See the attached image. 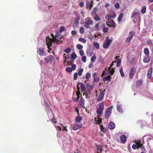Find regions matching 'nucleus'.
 <instances>
[{
	"label": "nucleus",
	"instance_id": "nucleus-1",
	"mask_svg": "<svg viewBox=\"0 0 153 153\" xmlns=\"http://www.w3.org/2000/svg\"><path fill=\"white\" fill-rule=\"evenodd\" d=\"M59 31H56L55 32V36L53 33H51V34L52 37L51 39L53 40L54 44H59L62 42V41H60L61 37L59 33Z\"/></svg>",
	"mask_w": 153,
	"mask_h": 153
},
{
	"label": "nucleus",
	"instance_id": "nucleus-2",
	"mask_svg": "<svg viewBox=\"0 0 153 153\" xmlns=\"http://www.w3.org/2000/svg\"><path fill=\"white\" fill-rule=\"evenodd\" d=\"M48 101V99L46 96L43 97V104L45 107V110L47 113L48 116L49 115L52 114V111L50 107V106L47 102Z\"/></svg>",
	"mask_w": 153,
	"mask_h": 153
},
{
	"label": "nucleus",
	"instance_id": "nucleus-3",
	"mask_svg": "<svg viewBox=\"0 0 153 153\" xmlns=\"http://www.w3.org/2000/svg\"><path fill=\"white\" fill-rule=\"evenodd\" d=\"M46 41L47 47L49 50H52V45L53 42V40L51 39L52 36L50 38L49 36H48L46 37Z\"/></svg>",
	"mask_w": 153,
	"mask_h": 153
},
{
	"label": "nucleus",
	"instance_id": "nucleus-4",
	"mask_svg": "<svg viewBox=\"0 0 153 153\" xmlns=\"http://www.w3.org/2000/svg\"><path fill=\"white\" fill-rule=\"evenodd\" d=\"M87 19H85V20L86 21L85 24L84 26L87 28L91 29V27L90 25H92L93 23V21L91 19L86 20Z\"/></svg>",
	"mask_w": 153,
	"mask_h": 153
},
{
	"label": "nucleus",
	"instance_id": "nucleus-5",
	"mask_svg": "<svg viewBox=\"0 0 153 153\" xmlns=\"http://www.w3.org/2000/svg\"><path fill=\"white\" fill-rule=\"evenodd\" d=\"M144 137H145L144 136L143 137V138H141L140 140H137V142L139 146L140 149H142L143 150L144 149V147L143 146V144L144 143V140L143 138Z\"/></svg>",
	"mask_w": 153,
	"mask_h": 153
},
{
	"label": "nucleus",
	"instance_id": "nucleus-6",
	"mask_svg": "<svg viewBox=\"0 0 153 153\" xmlns=\"http://www.w3.org/2000/svg\"><path fill=\"white\" fill-rule=\"evenodd\" d=\"M136 69L134 67H131L130 69L129 74V77L130 79H132L133 78L136 72Z\"/></svg>",
	"mask_w": 153,
	"mask_h": 153
},
{
	"label": "nucleus",
	"instance_id": "nucleus-7",
	"mask_svg": "<svg viewBox=\"0 0 153 153\" xmlns=\"http://www.w3.org/2000/svg\"><path fill=\"white\" fill-rule=\"evenodd\" d=\"M112 111L109 108H108L106 110L104 115V118L105 119H108Z\"/></svg>",
	"mask_w": 153,
	"mask_h": 153
},
{
	"label": "nucleus",
	"instance_id": "nucleus-8",
	"mask_svg": "<svg viewBox=\"0 0 153 153\" xmlns=\"http://www.w3.org/2000/svg\"><path fill=\"white\" fill-rule=\"evenodd\" d=\"M111 41L112 40L109 39L108 37H107L106 41L103 44V47L105 48H107Z\"/></svg>",
	"mask_w": 153,
	"mask_h": 153
},
{
	"label": "nucleus",
	"instance_id": "nucleus-9",
	"mask_svg": "<svg viewBox=\"0 0 153 153\" xmlns=\"http://www.w3.org/2000/svg\"><path fill=\"white\" fill-rule=\"evenodd\" d=\"M117 110V111L120 113H123V111L122 108V105L120 103L119 101H118L116 103Z\"/></svg>",
	"mask_w": 153,
	"mask_h": 153
},
{
	"label": "nucleus",
	"instance_id": "nucleus-10",
	"mask_svg": "<svg viewBox=\"0 0 153 153\" xmlns=\"http://www.w3.org/2000/svg\"><path fill=\"white\" fill-rule=\"evenodd\" d=\"M94 3L93 0H87L86 7L87 8H89L90 10L93 6Z\"/></svg>",
	"mask_w": 153,
	"mask_h": 153
},
{
	"label": "nucleus",
	"instance_id": "nucleus-11",
	"mask_svg": "<svg viewBox=\"0 0 153 153\" xmlns=\"http://www.w3.org/2000/svg\"><path fill=\"white\" fill-rule=\"evenodd\" d=\"M82 126V124L81 123H75L74 124L73 127V129L76 131L81 128Z\"/></svg>",
	"mask_w": 153,
	"mask_h": 153
},
{
	"label": "nucleus",
	"instance_id": "nucleus-12",
	"mask_svg": "<svg viewBox=\"0 0 153 153\" xmlns=\"http://www.w3.org/2000/svg\"><path fill=\"white\" fill-rule=\"evenodd\" d=\"M37 52L38 53L40 56H46V54L44 50L42 48H39L37 49Z\"/></svg>",
	"mask_w": 153,
	"mask_h": 153
},
{
	"label": "nucleus",
	"instance_id": "nucleus-13",
	"mask_svg": "<svg viewBox=\"0 0 153 153\" xmlns=\"http://www.w3.org/2000/svg\"><path fill=\"white\" fill-rule=\"evenodd\" d=\"M54 61V58L51 55H49L46 57L45 60L46 63L50 62L51 63H53Z\"/></svg>",
	"mask_w": 153,
	"mask_h": 153
},
{
	"label": "nucleus",
	"instance_id": "nucleus-14",
	"mask_svg": "<svg viewBox=\"0 0 153 153\" xmlns=\"http://www.w3.org/2000/svg\"><path fill=\"white\" fill-rule=\"evenodd\" d=\"M105 91V90H102L101 91L98 97L97 98V100L99 101L102 100L104 96V91Z\"/></svg>",
	"mask_w": 153,
	"mask_h": 153
},
{
	"label": "nucleus",
	"instance_id": "nucleus-15",
	"mask_svg": "<svg viewBox=\"0 0 153 153\" xmlns=\"http://www.w3.org/2000/svg\"><path fill=\"white\" fill-rule=\"evenodd\" d=\"M121 142L123 144L126 143L127 140V137L126 135H122L120 136V137Z\"/></svg>",
	"mask_w": 153,
	"mask_h": 153
},
{
	"label": "nucleus",
	"instance_id": "nucleus-16",
	"mask_svg": "<svg viewBox=\"0 0 153 153\" xmlns=\"http://www.w3.org/2000/svg\"><path fill=\"white\" fill-rule=\"evenodd\" d=\"M115 127V124L113 122H110L108 124V127L110 129L113 130L114 128Z\"/></svg>",
	"mask_w": 153,
	"mask_h": 153
},
{
	"label": "nucleus",
	"instance_id": "nucleus-17",
	"mask_svg": "<svg viewBox=\"0 0 153 153\" xmlns=\"http://www.w3.org/2000/svg\"><path fill=\"white\" fill-rule=\"evenodd\" d=\"M137 123L141 127H143L144 126L146 125V122L144 120L138 121L137 122Z\"/></svg>",
	"mask_w": 153,
	"mask_h": 153
},
{
	"label": "nucleus",
	"instance_id": "nucleus-18",
	"mask_svg": "<svg viewBox=\"0 0 153 153\" xmlns=\"http://www.w3.org/2000/svg\"><path fill=\"white\" fill-rule=\"evenodd\" d=\"M85 100L82 97H80V101L79 103V104L81 107H83L85 104Z\"/></svg>",
	"mask_w": 153,
	"mask_h": 153
},
{
	"label": "nucleus",
	"instance_id": "nucleus-19",
	"mask_svg": "<svg viewBox=\"0 0 153 153\" xmlns=\"http://www.w3.org/2000/svg\"><path fill=\"white\" fill-rule=\"evenodd\" d=\"M93 49L90 48L88 49L87 50V54L88 56H91L93 53Z\"/></svg>",
	"mask_w": 153,
	"mask_h": 153
},
{
	"label": "nucleus",
	"instance_id": "nucleus-20",
	"mask_svg": "<svg viewBox=\"0 0 153 153\" xmlns=\"http://www.w3.org/2000/svg\"><path fill=\"white\" fill-rule=\"evenodd\" d=\"M148 56H144L143 61L144 62L147 63L149 62L150 60V58Z\"/></svg>",
	"mask_w": 153,
	"mask_h": 153
},
{
	"label": "nucleus",
	"instance_id": "nucleus-21",
	"mask_svg": "<svg viewBox=\"0 0 153 153\" xmlns=\"http://www.w3.org/2000/svg\"><path fill=\"white\" fill-rule=\"evenodd\" d=\"M152 71V67H150L149 68L147 75V77L149 79H150L151 77Z\"/></svg>",
	"mask_w": 153,
	"mask_h": 153
},
{
	"label": "nucleus",
	"instance_id": "nucleus-22",
	"mask_svg": "<svg viewBox=\"0 0 153 153\" xmlns=\"http://www.w3.org/2000/svg\"><path fill=\"white\" fill-rule=\"evenodd\" d=\"M79 84L80 85L81 89L82 91H85L86 90V88L84 85L81 82H79Z\"/></svg>",
	"mask_w": 153,
	"mask_h": 153
},
{
	"label": "nucleus",
	"instance_id": "nucleus-23",
	"mask_svg": "<svg viewBox=\"0 0 153 153\" xmlns=\"http://www.w3.org/2000/svg\"><path fill=\"white\" fill-rule=\"evenodd\" d=\"M141 94H143L144 95L147 96L150 99H153V97H152L151 96H150V94L147 92H141Z\"/></svg>",
	"mask_w": 153,
	"mask_h": 153
},
{
	"label": "nucleus",
	"instance_id": "nucleus-24",
	"mask_svg": "<svg viewBox=\"0 0 153 153\" xmlns=\"http://www.w3.org/2000/svg\"><path fill=\"white\" fill-rule=\"evenodd\" d=\"M111 80V76H106L103 78V80L104 81H110Z\"/></svg>",
	"mask_w": 153,
	"mask_h": 153
},
{
	"label": "nucleus",
	"instance_id": "nucleus-25",
	"mask_svg": "<svg viewBox=\"0 0 153 153\" xmlns=\"http://www.w3.org/2000/svg\"><path fill=\"white\" fill-rule=\"evenodd\" d=\"M108 70H109V71L107 72L108 71H106V73L110 75H112L114 72V70L113 68L111 69L110 68H109Z\"/></svg>",
	"mask_w": 153,
	"mask_h": 153
},
{
	"label": "nucleus",
	"instance_id": "nucleus-26",
	"mask_svg": "<svg viewBox=\"0 0 153 153\" xmlns=\"http://www.w3.org/2000/svg\"><path fill=\"white\" fill-rule=\"evenodd\" d=\"M76 94L77 95V97L74 100V101L77 102L79 101L80 98V92L79 91H77L76 93Z\"/></svg>",
	"mask_w": 153,
	"mask_h": 153
},
{
	"label": "nucleus",
	"instance_id": "nucleus-27",
	"mask_svg": "<svg viewBox=\"0 0 153 153\" xmlns=\"http://www.w3.org/2000/svg\"><path fill=\"white\" fill-rule=\"evenodd\" d=\"M103 111V110L98 108L96 110V112L97 114L100 116L102 114Z\"/></svg>",
	"mask_w": 153,
	"mask_h": 153
},
{
	"label": "nucleus",
	"instance_id": "nucleus-28",
	"mask_svg": "<svg viewBox=\"0 0 153 153\" xmlns=\"http://www.w3.org/2000/svg\"><path fill=\"white\" fill-rule=\"evenodd\" d=\"M82 119V117L80 116H78L76 117L75 120L77 123H79Z\"/></svg>",
	"mask_w": 153,
	"mask_h": 153
},
{
	"label": "nucleus",
	"instance_id": "nucleus-29",
	"mask_svg": "<svg viewBox=\"0 0 153 153\" xmlns=\"http://www.w3.org/2000/svg\"><path fill=\"white\" fill-rule=\"evenodd\" d=\"M85 77L86 80L88 81H89L90 78L91 77V73L89 72L87 73Z\"/></svg>",
	"mask_w": 153,
	"mask_h": 153
},
{
	"label": "nucleus",
	"instance_id": "nucleus-30",
	"mask_svg": "<svg viewBox=\"0 0 153 153\" xmlns=\"http://www.w3.org/2000/svg\"><path fill=\"white\" fill-rule=\"evenodd\" d=\"M111 21L110 22V25L112 27H116V23L114 22L113 20L112 19L110 20Z\"/></svg>",
	"mask_w": 153,
	"mask_h": 153
},
{
	"label": "nucleus",
	"instance_id": "nucleus-31",
	"mask_svg": "<svg viewBox=\"0 0 153 153\" xmlns=\"http://www.w3.org/2000/svg\"><path fill=\"white\" fill-rule=\"evenodd\" d=\"M146 11V7L145 6H143L142 8L141 12L142 14L145 13Z\"/></svg>",
	"mask_w": 153,
	"mask_h": 153
},
{
	"label": "nucleus",
	"instance_id": "nucleus-32",
	"mask_svg": "<svg viewBox=\"0 0 153 153\" xmlns=\"http://www.w3.org/2000/svg\"><path fill=\"white\" fill-rule=\"evenodd\" d=\"M79 17H76L75 19L74 23L76 25H78L79 24Z\"/></svg>",
	"mask_w": 153,
	"mask_h": 153
},
{
	"label": "nucleus",
	"instance_id": "nucleus-33",
	"mask_svg": "<svg viewBox=\"0 0 153 153\" xmlns=\"http://www.w3.org/2000/svg\"><path fill=\"white\" fill-rule=\"evenodd\" d=\"M144 53L146 55V56H148L149 55V51L148 48H144Z\"/></svg>",
	"mask_w": 153,
	"mask_h": 153
},
{
	"label": "nucleus",
	"instance_id": "nucleus-34",
	"mask_svg": "<svg viewBox=\"0 0 153 153\" xmlns=\"http://www.w3.org/2000/svg\"><path fill=\"white\" fill-rule=\"evenodd\" d=\"M136 143L137 144H134L132 145V148L134 149H136L137 148L140 149L139 146L138 145L137 143V142H136Z\"/></svg>",
	"mask_w": 153,
	"mask_h": 153
},
{
	"label": "nucleus",
	"instance_id": "nucleus-35",
	"mask_svg": "<svg viewBox=\"0 0 153 153\" xmlns=\"http://www.w3.org/2000/svg\"><path fill=\"white\" fill-rule=\"evenodd\" d=\"M66 145V144H65L64 143L63 144V149L64 150H65V151H66L67 152H69V147H66V146H65V145Z\"/></svg>",
	"mask_w": 153,
	"mask_h": 153
},
{
	"label": "nucleus",
	"instance_id": "nucleus-36",
	"mask_svg": "<svg viewBox=\"0 0 153 153\" xmlns=\"http://www.w3.org/2000/svg\"><path fill=\"white\" fill-rule=\"evenodd\" d=\"M94 19L96 21H100V17L97 14H95Z\"/></svg>",
	"mask_w": 153,
	"mask_h": 153
},
{
	"label": "nucleus",
	"instance_id": "nucleus-37",
	"mask_svg": "<svg viewBox=\"0 0 153 153\" xmlns=\"http://www.w3.org/2000/svg\"><path fill=\"white\" fill-rule=\"evenodd\" d=\"M104 107V102H101L99 105V108L102 109L103 110Z\"/></svg>",
	"mask_w": 153,
	"mask_h": 153
},
{
	"label": "nucleus",
	"instance_id": "nucleus-38",
	"mask_svg": "<svg viewBox=\"0 0 153 153\" xmlns=\"http://www.w3.org/2000/svg\"><path fill=\"white\" fill-rule=\"evenodd\" d=\"M123 14L122 13H121L120 14L117 19L118 22H120L122 18L123 17Z\"/></svg>",
	"mask_w": 153,
	"mask_h": 153
},
{
	"label": "nucleus",
	"instance_id": "nucleus-39",
	"mask_svg": "<svg viewBox=\"0 0 153 153\" xmlns=\"http://www.w3.org/2000/svg\"><path fill=\"white\" fill-rule=\"evenodd\" d=\"M99 24L98 23H97L95 25V29L96 31H99L100 30V27H99Z\"/></svg>",
	"mask_w": 153,
	"mask_h": 153
},
{
	"label": "nucleus",
	"instance_id": "nucleus-40",
	"mask_svg": "<svg viewBox=\"0 0 153 153\" xmlns=\"http://www.w3.org/2000/svg\"><path fill=\"white\" fill-rule=\"evenodd\" d=\"M96 147L97 148V151L99 152H101L102 151V148L101 146L99 145H96Z\"/></svg>",
	"mask_w": 153,
	"mask_h": 153
},
{
	"label": "nucleus",
	"instance_id": "nucleus-41",
	"mask_svg": "<svg viewBox=\"0 0 153 153\" xmlns=\"http://www.w3.org/2000/svg\"><path fill=\"white\" fill-rule=\"evenodd\" d=\"M133 39L131 37L128 36L125 39V41L126 42H130Z\"/></svg>",
	"mask_w": 153,
	"mask_h": 153
},
{
	"label": "nucleus",
	"instance_id": "nucleus-42",
	"mask_svg": "<svg viewBox=\"0 0 153 153\" xmlns=\"http://www.w3.org/2000/svg\"><path fill=\"white\" fill-rule=\"evenodd\" d=\"M43 7V8H45V10H48L50 9V6L48 5L46 3L44 4Z\"/></svg>",
	"mask_w": 153,
	"mask_h": 153
},
{
	"label": "nucleus",
	"instance_id": "nucleus-43",
	"mask_svg": "<svg viewBox=\"0 0 153 153\" xmlns=\"http://www.w3.org/2000/svg\"><path fill=\"white\" fill-rule=\"evenodd\" d=\"M77 57V55L75 53L73 52L72 53L71 57L73 59H75Z\"/></svg>",
	"mask_w": 153,
	"mask_h": 153
},
{
	"label": "nucleus",
	"instance_id": "nucleus-44",
	"mask_svg": "<svg viewBox=\"0 0 153 153\" xmlns=\"http://www.w3.org/2000/svg\"><path fill=\"white\" fill-rule=\"evenodd\" d=\"M120 71L122 77H124L125 76V74L123 71V69L122 68L120 69Z\"/></svg>",
	"mask_w": 153,
	"mask_h": 153
},
{
	"label": "nucleus",
	"instance_id": "nucleus-45",
	"mask_svg": "<svg viewBox=\"0 0 153 153\" xmlns=\"http://www.w3.org/2000/svg\"><path fill=\"white\" fill-rule=\"evenodd\" d=\"M142 82V80L141 79H140L136 82V86L137 87L139 86Z\"/></svg>",
	"mask_w": 153,
	"mask_h": 153
},
{
	"label": "nucleus",
	"instance_id": "nucleus-46",
	"mask_svg": "<svg viewBox=\"0 0 153 153\" xmlns=\"http://www.w3.org/2000/svg\"><path fill=\"white\" fill-rule=\"evenodd\" d=\"M93 45L95 46L97 49H98L99 48V45L97 42H95L94 43Z\"/></svg>",
	"mask_w": 153,
	"mask_h": 153
},
{
	"label": "nucleus",
	"instance_id": "nucleus-47",
	"mask_svg": "<svg viewBox=\"0 0 153 153\" xmlns=\"http://www.w3.org/2000/svg\"><path fill=\"white\" fill-rule=\"evenodd\" d=\"M78 40L79 41L82 42L84 43H85L86 42V40L85 39L82 38L80 37L78 39Z\"/></svg>",
	"mask_w": 153,
	"mask_h": 153
},
{
	"label": "nucleus",
	"instance_id": "nucleus-48",
	"mask_svg": "<svg viewBox=\"0 0 153 153\" xmlns=\"http://www.w3.org/2000/svg\"><path fill=\"white\" fill-rule=\"evenodd\" d=\"M66 71L67 72L70 73L72 71V70L71 67H67L66 68Z\"/></svg>",
	"mask_w": 153,
	"mask_h": 153
},
{
	"label": "nucleus",
	"instance_id": "nucleus-49",
	"mask_svg": "<svg viewBox=\"0 0 153 153\" xmlns=\"http://www.w3.org/2000/svg\"><path fill=\"white\" fill-rule=\"evenodd\" d=\"M96 58V56L95 55H93L91 58V61L92 62H94Z\"/></svg>",
	"mask_w": 153,
	"mask_h": 153
},
{
	"label": "nucleus",
	"instance_id": "nucleus-50",
	"mask_svg": "<svg viewBox=\"0 0 153 153\" xmlns=\"http://www.w3.org/2000/svg\"><path fill=\"white\" fill-rule=\"evenodd\" d=\"M71 50L70 48H67L64 50V51L66 53H69L71 51Z\"/></svg>",
	"mask_w": 153,
	"mask_h": 153
},
{
	"label": "nucleus",
	"instance_id": "nucleus-51",
	"mask_svg": "<svg viewBox=\"0 0 153 153\" xmlns=\"http://www.w3.org/2000/svg\"><path fill=\"white\" fill-rule=\"evenodd\" d=\"M129 34L130 35V36L132 38H133V36L135 34V33L134 31H130L129 32Z\"/></svg>",
	"mask_w": 153,
	"mask_h": 153
},
{
	"label": "nucleus",
	"instance_id": "nucleus-52",
	"mask_svg": "<svg viewBox=\"0 0 153 153\" xmlns=\"http://www.w3.org/2000/svg\"><path fill=\"white\" fill-rule=\"evenodd\" d=\"M76 47L77 49H78L81 50L83 48V46L82 45H80V44H77L76 45Z\"/></svg>",
	"mask_w": 153,
	"mask_h": 153
},
{
	"label": "nucleus",
	"instance_id": "nucleus-53",
	"mask_svg": "<svg viewBox=\"0 0 153 153\" xmlns=\"http://www.w3.org/2000/svg\"><path fill=\"white\" fill-rule=\"evenodd\" d=\"M100 129L101 131H102L104 133H105L106 132V130L105 128L102 125L100 126Z\"/></svg>",
	"mask_w": 153,
	"mask_h": 153
},
{
	"label": "nucleus",
	"instance_id": "nucleus-54",
	"mask_svg": "<svg viewBox=\"0 0 153 153\" xmlns=\"http://www.w3.org/2000/svg\"><path fill=\"white\" fill-rule=\"evenodd\" d=\"M79 32L81 34H83L84 32V30L83 27H81L79 29Z\"/></svg>",
	"mask_w": 153,
	"mask_h": 153
},
{
	"label": "nucleus",
	"instance_id": "nucleus-55",
	"mask_svg": "<svg viewBox=\"0 0 153 153\" xmlns=\"http://www.w3.org/2000/svg\"><path fill=\"white\" fill-rule=\"evenodd\" d=\"M65 27H64L63 26H62L60 27V29L59 30V31L60 33H61L63 31L65 30Z\"/></svg>",
	"mask_w": 153,
	"mask_h": 153
},
{
	"label": "nucleus",
	"instance_id": "nucleus-56",
	"mask_svg": "<svg viewBox=\"0 0 153 153\" xmlns=\"http://www.w3.org/2000/svg\"><path fill=\"white\" fill-rule=\"evenodd\" d=\"M83 70L82 68H81L79 70V71L78 73V75L79 76H81L82 75V73L83 71Z\"/></svg>",
	"mask_w": 153,
	"mask_h": 153
},
{
	"label": "nucleus",
	"instance_id": "nucleus-57",
	"mask_svg": "<svg viewBox=\"0 0 153 153\" xmlns=\"http://www.w3.org/2000/svg\"><path fill=\"white\" fill-rule=\"evenodd\" d=\"M110 15L111 18H114L116 16V14L115 12H113L112 14Z\"/></svg>",
	"mask_w": 153,
	"mask_h": 153
},
{
	"label": "nucleus",
	"instance_id": "nucleus-58",
	"mask_svg": "<svg viewBox=\"0 0 153 153\" xmlns=\"http://www.w3.org/2000/svg\"><path fill=\"white\" fill-rule=\"evenodd\" d=\"M78 77V74L77 72H75L74 74V80H76L77 79Z\"/></svg>",
	"mask_w": 153,
	"mask_h": 153
},
{
	"label": "nucleus",
	"instance_id": "nucleus-59",
	"mask_svg": "<svg viewBox=\"0 0 153 153\" xmlns=\"http://www.w3.org/2000/svg\"><path fill=\"white\" fill-rule=\"evenodd\" d=\"M108 30V27H104L103 29V32L104 33H107Z\"/></svg>",
	"mask_w": 153,
	"mask_h": 153
},
{
	"label": "nucleus",
	"instance_id": "nucleus-60",
	"mask_svg": "<svg viewBox=\"0 0 153 153\" xmlns=\"http://www.w3.org/2000/svg\"><path fill=\"white\" fill-rule=\"evenodd\" d=\"M86 57L85 56H83L82 58V60L84 62H86Z\"/></svg>",
	"mask_w": 153,
	"mask_h": 153
},
{
	"label": "nucleus",
	"instance_id": "nucleus-61",
	"mask_svg": "<svg viewBox=\"0 0 153 153\" xmlns=\"http://www.w3.org/2000/svg\"><path fill=\"white\" fill-rule=\"evenodd\" d=\"M54 126L55 127V128H56V129L57 130H58L59 131L61 130V127H60V126H57L56 125H54Z\"/></svg>",
	"mask_w": 153,
	"mask_h": 153
},
{
	"label": "nucleus",
	"instance_id": "nucleus-62",
	"mask_svg": "<svg viewBox=\"0 0 153 153\" xmlns=\"http://www.w3.org/2000/svg\"><path fill=\"white\" fill-rule=\"evenodd\" d=\"M71 68L72 70H74L76 69V65L75 64H73L71 66Z\"/></svg>",
	"mask_w": 153,
	"mask_h": 153
},
{
	"label": "nucleus",
	"instance_id": "nucleus-63",
	"mask_svg": "<svg viewBox=\"0 0 153 153\" xmlns=\"http://www.w3.org/2000/svg\"><path fill=\"white\" fill-rule=\"evenodd\" d=\"M97 8L96 7L94 8L93 10L92 11V12L93 13H94L95 14H97L96 12L97 10Z\"/></svg>",
	"mask_w": 153,
	"mask_h": 153
},
{
	"label": "nucleus",
	"instance_id": "nucleus-64",
	"mask_svg": "<svg viewBox=\"0 0 153 153\" xmlns=\"http://www.w3.org/2000/svg\"><path fill=\"white\" fill-rule=\"evenodd\" d=\"M70 151V153H79V151L78 149H77L76 150H75L74 152Z\"/></svg>",
	"mask_w": 153,
	"mask_h": 153
}]
</instances>
